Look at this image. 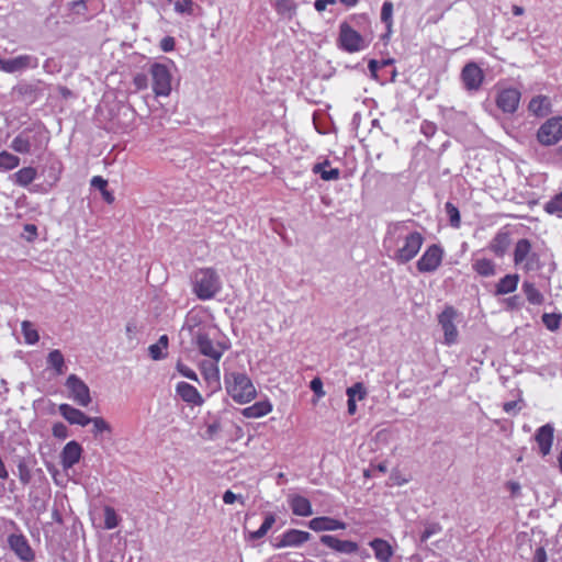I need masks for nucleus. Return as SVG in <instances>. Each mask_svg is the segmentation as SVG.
<instances>
[{
    "instance_id": "obj_51",
    "label": "nucleus",
    "mask_w": 562,
    "mask_h": 562,
    "mask_svg": "<svg viewBox=\"0 0 562 562\" xmlns=\"http://www.w3.org/2000/svg\"><path fill=\"white\" fill-rule=\"evenodd\" d=\"M177 370L179 371V373H181L183 376L190 379V380H193V381H198V375L196 373L190 369L189 367H187L186 364L181 363V362H178L177 363Z\"/></svg>"
},
{
    "instance_id": "obj_31",
    "label": "nucleus",
    "mask_w": 562,
    "mask_h": 562,
    "mask_svg": "<svg viewBox=\"0 0 562 562\" xmlns=\"http://www.w3.org/2000/svg\"><path fill=\"white\" fill-rule=\"evenodd\" d=\"M531 250V244L528 239H519L514 251V261L516 265L522 262Z\"/></svg>"
},
{
    "instance_id": "obj_36",
    "label": "nucleus",
    "mask_w": 562,
    "mask_h": 562,
    "mask_svg": "<svg viewBox=\"0 0 562 562\" xmlns=\"http://www.w3.org/2000/svg\"><path fill=\"white\" fill-rule=\"evenodd\" d=\"M474 270L483 276V277H490L495 273V265L490 259H479L473 265Z\"/></svg>"
},
{
    "instance_id": "obj_47",
    "label": "nucleus",
    "mask_w": 562,
    "mask_h": 562,
    "mask_svg": "<svg viewBox=\"0 0 562 562\" xmlns=\"http://www.w3.org/2000/svg\"><path fill=\"white\" fill-rule=\"evenodd\" d=\"M441 529L439 522H426L425 530L420 535V542H426L432 535L440 532Z\"/></svg>"
},
{
    "instance_id": "obj_45",
    "label": "nucleus",
    "mask_w": 562,
    "mask_h": 562,
    "mask_svg": "<svg viewBox=\"0 0 562 562\" xmlns=\"http://www.w3.org/2000/svg\"><path fill=\"white\" fill-rule=\"evenodd\" d=\"M346 394L349 398H350V394H352V398H355V401L357 398L359 401H361L367 396V390H366L363 383L357 382L352 386L347 389Z\"/></svg>"
},
{
    "instance_id": "obj_59",
    "label": "nucleus",
    "mask_w": 562,
    "mask_h": 562,
    "mask_svg": "<svg viewBox=\"0 0 562 562\" xmlns=\"http://www.w3.org/2000/svg\"><path fill=\"white\" fill-rule=\"evenodd\" d=\"M175 38L171 36H166L160 42V48L164 52H170L175 48Z\"/></svg>"
},
{
    "instance_id": "obj_14",
    "label": "nucleus",
    "mask_w": 562,
    "mask_h": 562,
    "mask_svg": "<svg viewBox=\"0 0 562 562\" xmlns=\"http://www.w3.org/2000/svg\"><path fill=\"white\" fill-rule=\"evenodd\" d=\"M311 537V533L307 531L290 529L282 535V537L274 543V547L278 549L285 547H300L304 542L308 541Z\"/></svg>"
},
{
    "instance_id": "obj_25",
    "label": "nucleus",
    "mask_w": 562,
    "mask_h": 562,
    "mask_svg": "<svg viewBox=\"0 0 562 562\" xmlns=\"http://www.w3.org/2000/svg\"><path fill=\"white\" fill-rule=\"evenodd\" d=\"M292 512L296 516L307 517L313 514L311 502L301 495H294L290 499Z\"/></svg>"
},
{
    "instance_id": "obj_32",
    "label": "nucleus",
    "mask_w": 562,
    "mask_h": 562,
    "mask_svg": "<svg viewBox=\"0 0 562 562\" xmlns=\"http://www.w3.org/2000/svg\"><path fill=\"white\" fill-rule=\"evenodd\" d=\"M11 147L16 153L29 154L32 147L30 137L25 133H21L12 140Z\"/></svg>"
},
{
    "instance_id": "obj_15",
    "label": "nucleus",
    "mask_w": 562,
    "mask_h": 562,
    "mask_svg": "<svg viewBox=\"0 0 562 562\" xmlns=\"http://www.w3.org/2000/svg\"><path fill=\"white\" fill-rule=\"evenodd\" d=\"M319 540L324 546H326L339 553L351 554V553H356L359 549L357 542H353L350 540H340V539H338L334 536H329V535H323L319 538Z\"/></svg>"
},
{
    "instance_id": "obj_29",
    "label": "nucleus",
    "mask_w": 562,
    "mask_h": 562,
    "mask_svg": "<svg viewBox=\"0 0 562 562\" xmlns=\"http://www.w3.org/2000/svg\"><path fill=\"white\" fill-rule=\"evenodd\" d=\"M522 291L530 304L541 305L544 302L543 294L536 288L533 283L525 281L522 283Z\"/></svg>"
},
{
    "instance_id": "obj_33",
    "label": "nucleus",
    "mask_w": 562,
    "mask_h": 562,
    "mask_svg": "<svg viewBox=\"0 0 562 562\" xmlns=\"http://www.w3.org/2000/svg\"><path fill=\"white\" fill-rule=\"evenodd\" d=\"M168 347V336L162 335L160 336L157 344L150 345L148 348L149 356L153 360H160L165 358V353L162 352L164 349H167Z\"/></svg>"
},
{
    "instance_id": "obj_17",
    "label": "nucleus",
    "mask_w": 562,
    "mask_h": 562,
    "mask_svg": "<svg viewBox=\"0 0 562 562\" xmlns=\"http://www.w3.org/2000/svg\"><path fill=\"white\" fill-rule=\"evenodd\" d=\"M82 453L81 446L72 440L69 441L60 453L61 465L64 469H70L79 462Z\"/></svg>"
},
{
    "instance_id": "obj_61",
    "label": "nucleus",
    "mask_w": 562,
    "mask_h": 562,
    "mask_svg": "<svg viewBox=\"0 0 562 562\" xmlns=\"http://www.w3.org/2000/svg\"><path fill=\"white\" fill-rule=\"evenodd\" d=\"M220 430L221 424L218 422H214L207 426L206 434L209 438L212 439Z\"/></svg>"
},
{
    "instance_id": "obj_24",
    "label": "nucleus",
    "mask_w": 562,
    "mask_h": 562,
    "mask_svg": "<svg viewBox=\"0 0 562 562\" xmlns=\"http://www.w3.org/2000/svg\"><path fill=\"white\" fill-rule=\"evenodd\" d=\"M90 424L93 425L92 434L97 439H111L112 426L103 417H90Z\"/></svg>"
},
{
    "instance_id": "obj_35",
    "label": "nucleus",
    "mask_w": 562,
    "mask_h": 562,
    "mask_svg": "<svg viewBox=\"0 0 562 562\" xmlns=\"http://www.w3.org/2000/svg\"><path fill=\"white\" fill-rule=\"evenodd\" d=\"M47 363L56 370L57 374L64 373L65 359L60 350L55 349L48 353Z\"/></svg>"
},
{
    "instance_id": "obj_50",
    "label": "nucleus",
    "mask_w": 562,
    "mask_h": 562,
    "mask_svg": "<svg viewBox=\"0 0 562 562\" xmlns=\"http://www.w3.org/2000/svg\"><path fill=\"white\" fill-rule=\"evenodd\" d=\"M192 0H181L175 3V10L179 13H192Z\"/></svg>"
},
{
    "instance_id": "obj_55",
    "label": "nucleus",
    "mask_w": 562,
    "mask_h": 562,
    "mask_svg": "<svg viewBox=\"0 0 562 562\" xmlns=\"http://www.w3.org/2000/svg\"><path fill=\"white\" fill-rule=\"evenodd\" d=\"M15 92L32 100L34 98V88L29 85L19 86L15 88Z\"/></svg>"
},
{
    "instance_id": "obj_11",
    "label": "nucleus",
    "mask_w": 562,
    "mask_h": 562,
    "mask_svg": "<svg viewBox=\"0 0 562 562\" xmlns=\"http://www.w3.org/2000/svg\"><path fill=\"white\" fill-rule=\"evenodd\" d=\"M461 78L468 90H477L482 85L484 75L476 64L470 63L463 67Z\"/></svg>"
},
{
    "instance_id": "obj_44",
    "label": "nucleus",
    "mask_w": 562,
    "mask_h": 562,
    "mask_svg": "<svg viewBox=\"0 0 562 562\" xmlns=\"http://www.w3.org/2000/svg\"><path fill=\"white\" fill-rule=\"evenodd\" d=\"M392 14H393V3L390 1H385L381 9V20L385 23L387 31H391L392 27Z\"/></svg>"
},
{
    "instance_id": "obj_41",
    "label": "nucleus",
    "mask_w": 562,
    "mask_h": 562,
    "mask_svg": "<svg viewBox=\"0 0 562 562\" xmlns=\"http://www.w3.org/2000/svg\"><path fill=\"white\" fill-rule=\"evenodd\" d=\"M445 209L447 215L449 216L450 225L454 228H459L461 225V217L458 207L451 202H447Z\"/></svg>"
},
{
    "instance_id": "obj_60",
    "label": "nucleus",
    "mask_w": 562,
    "mask_h": 562,
    "mask_svg": "<svg viewBox=\"0 0 562 562\" xmlns=\"http://www.w3.org/2000/svg\"><path fill=\"white\" fill-rule=\"evenodd\" d=\"M274 522H276V516L270 513L266 516L265 521L262 522L260 528L262 529V531L268 532Z\"/></svg>"
},
{
    "instance_id": "obj_13",
    "label": "nucleus",
    "mask_w": 562,
    "mask_h": 562,
    "mask_svg": "<svg viewBox=\"0 0 562 562\" xmlns=\"http://www.w3.org/2000/svg\"><path fill=\"white\" fill-rule=\"evenodd\" d=\"M8 543L11 550H13L21 560L31 561L34 559V552L23 535H10Z\"/></svg>"
},
{
    "instance_id": "obj_4",
    "label": "nucleus",
    "mask_w": 562,
    "mask_h": 562,
    "mask_svg": "<svg viewBox=\"0 0 562 562\" xmlns=\"http://www.w3.org/2000/svg\"><path fill=\"white\" fill-rule=\"evenodd\" d=\"M221 289L216 271L212 268L198 270L193 276V290L201 300L212 299Z\"/></svg>"
},
{
    "instance_id": "obj_56",
    "label": "nucleus",
    "mask_w": 562,
    "mask_h": 562,
    "mask_svg": "<svg viewBox=\"0 0 562 562\" xmlns=\"http://www.w3.org/2000/svg\"><path fill=\"white\" fill-rule=\"evenodd\" d=\"M236 501L240 502L244 505V499L241 495H236L232 491H226L223 495V502L225 504H234Z\"/></svg>"
},
{
    "instance_id": "obj_37",
    "label": "nucleus",
    "mask_w": 562,
    "mask_h": 562,
    "mask_svg": "<svg viewBox=\"0 0 562 562\" xmlns=\"http://www.w3.org/2000/svg\"><path fill=\"white\" fill-rule=\"evenodd\" d=\"M328 165H329L328 161H325L323 164H316L313 167V171L315 173H319L321 178L323 180H326V181L338 179L339 178V170L336 169V168L330 169V170H325V166H328Z\"/></svg>"
},
{
    "instance_id": "obj_8",
    "label": "nucleus",
    "mask_w": 562,
    "mask_h": 562,
    "mask_svg": "<svg viewBox=\"0 0 562 562\" xmlns=\"http://www.w3.org/2000/svg\"><path fill=\"white\" fill-rule=\"evenodd\" d=\"M69 396L80 406H88L91 403L89 386L76 374H70L66 380Z\"/></svg>"
},
{
    "instance_id": "obj_64",
    "label": "nucleus",
    "mask_w": 562,
    "mask_h": 562,
    "mask_svg": "<svg viewBox=\"0 0 562 562\" xmlns=\"http://www.w3.org/2000/svg\"><path fill=\"white\" fill-rule=\"evenodd\" d=\"M506 486L512 492L513 496H517L520 493V484L518 482L509 481Z\"/></svg>"
},
{
    "instance_id": "obj_54",
    "label": "nucleus",
    "mask_w": 562,
    "mask_h": 562,
    "mask_svg": "<svg viewBox=\"0 0 562 562\" xmlns=\"http://www.w3.org/2000/svg\"><path fill=\"white\" fill-rule=\"evenodd\" d=\"M133 83L137 90L146 89L148 87L147 76L145 74H137L133 79Z\"/></svg>"
},
{
    "instance_id": "obj_20",
    "label": "nucleus",
    "mask_w": 562,
    "mask_h": 562,
    "mask_svg": "<svg viewBox=\"0 0 562 562\" xmlns=\"http://www.w3.org/2000/svg\"><path fill=\"white\" fill-rule=\"evenodd\" d=\"M308 527L314 531H329L345 529L346 524L331 517H315L308 521Z\"/></svg>"
},
{
    "instance_id": "obj_19",
    "label": "nucleus",
    "mask_w": 562,
    "mask_h": 562,
    "mask_svg": "<svg viewBox=\"0 0 562 562\" xmlns=\"http://www.w3.org/2000/svg\"><path fill=\"white\" fill-rule=\"evenodd\" d=\"M60 415L70 424L87 426L90 424V417L78 408L69 404H60L58 407Z\"/></svg>"
},
{
    "instance_id": "obj_40",
    "label": "nucleus",
    "mask_w": 562,
    "mask_h": 562,
    "mask_svg": "<svg viewBox=\"0 0 562 562\" xmlns=\"http://www.w3.org/2000/svg\"><path fill=\"white\" fill-rule=\"evenodd\" d=\"M20 165V158L8 151L0 153V168L10 170Z\"/></svg>"
},
{
    "instance_id": "obj_12",
    "label": "nucleus",
    "mask_w": 562,
    "mask_h": 562,
    "mask_svg": "<svg viewBox=\"0 0 562 562\" xmlns=\"http://www.w3.org/2000/svg\"><path fill=\"white\" fill-rule=\"evenodd\" d=\"M36 66L37 59L29 55H21L10 59H0V69L5 72H16L25 68Z\"/></svg>"
},
{
    "instance_id": "obj_27",
    "label": "nucleus",
    "mask_w": 562,
    "mask_h": 562,
    "mask_svg": "<svg viewBox=\"0 0 562 562\" xmlns=\"http://www.w3.org/2000/svg\"><path fill=\"white\" fill-rule=\"evenodd\" d=\"M510 244L509 235L504 232H499L495 235L493 240L490 244V249L496 255V256H503L508 246Z\"/></svg>"
},
{
    "instance_id": "obj_21",
    "label": "nucleus",
    "mask_w": 562,
    "mask_h": 562,
    "mask_svg": "<svg viewBox=\"0 0 562 562\" xmlns=\"http://www.w3.org/2000/svg\"><path fill=\"white\" fill-rule=\"evenodd\" d=\"M177 393L184 402L192 405L200 406L204 402L198 390L187 382L178 383Z\"/></svg>"
},
{
    "instance_id": "obj_43",
    "label": "nucleus",
    "mask_w": 562,
    "mask_h": 562,
    "mask_svg": "<svg viewBox=\"0 0 562 562\" xmlns=\"http://www.w3.org/2000/svg\"><path fill=\"white\" fill-rule=\"evenodd\" d=\"M120 519L114 508L106 506L104 508V527L106 529H114L117 527Z\"/></svg>"
},
{
    "instance_id": "obj_22",
    "label": "nucleus",
    "mask_w": 562,
    "mask_h": 562,
    "mask_svg": "<svg viewBox=\"0 0 562 562\" xmlns=\"http://www.w3.org/2000/svg\"><path fill=\"white\" fill-rule=\"evenodd\" d=\"M528 110L536 116H547L551 113V101L547 95H537L530 100Z\"/></svg>"
},
{
    "instance_id": "obj_1",
    "label": "nucleus",
    "mask_w": 562,
    "mask_h": 562,
    "mask_svg": "<svg viewBox=\"0 0 562 562\" xmlns=\"http://www.w3.org/2000/svg\"><path fill=\"white\" fill-rule=\"evenodd\" d=\"M404 238V245L398 247L392 258L401 265L411 261L420 250L424 237L418 232L407 233V226L403 222L392 223L387 226L384 239L385 247L397 244L400 238Z\"/></svg>"
},
{
    "instance_id": "obj_23",
    "label": "nucleus",
    "mask_w": 562,
    "mask_h": 562,
    "mask_svg": "<svg viewBox=\"0 0 562 562\" xmlns=\"http://www.w3.org/2000/svg\"><path fill=\"white\" fill-rule=\"evenodd\" d=\"M370 547L374 551V555L378 560L382 562H389L393 555V549L391 544L383 539L375 538L370 541Z\"/></svg>"
},
{
    "instance_id": "obj_42",
    "label": "nucleus",
    "mask_w": 562,
    "mask_h": 562,
    "mask_svg": "<svg viewBox=\"0 0 562 562\" xmlns=\"http://www.w3.org/2000/svg\"><path fill=\"white\" fill-rule=\"evenodd\" d=\"M278 13L291 19L295 13V4L292 0H278L276 4Z\"/></svg>"
},
{
    "instance_id": "obj_2",
    "label": "nucleus",
    "mask_w": 562,
    "mask_h": 562,
    "mask_svg": "<svg viewBox=\"0 0 562 562\" xmlns=\"http://www.w3.org/2000/svg\"><path fill=\"white\" fill-rule=\"evenodd\" d=\"M188 333L192 342L198 347L199 351L214 361H218L226 349L225 346L217 342L214 344L210 337V328L201 325L196 316H189L181 328V334Z\"/></svg>"
},
{
    "instance_id": "obj_49",
    "label": "nucleus",
    "mask_w": 562,
    "mask_h": 562,
    "mask_svg": "<svg viewBox=\"0 0 562 562\" xmlns=\"http://www.w3.org/2000/svg\"><path fill=\"white\" fill-rule=\"evenodd\" d=\"M522 403H524V401H522L521 395L519 393L518 394V398L516 401H510V402L504 403L503 409L506 413H508V414L516 415L522 408V406L519 405V404H522Z\"/></svg>"
},
{
    "instance_id": "obj_53",
    "label": "nucleus",
    "mask_w": 562,
    "mask_h": 562,
    "mask_svg": "<svg viewBox=\"0 0 562 562\" xmlns=\"http://www.w3.org/2000/svg\"><path fill=\"white\" fill-rule=\"evenodd\" d=\"M310 387L318 398L325 396V392L323 390V382L319 378H314L311 381Z\"/></svg>"
},
{
    "instance_id": "obj_28",
    "label": "nucleus",
    "mask_w": 562,
    "mask_h": 562,
    "mask_svg": "<svg viewBox=\"0 0 562 562\" xmlns=\"http://www.w3.org/2000/svg\"><path fill=\"white\" fill-rule=\"evenodd\" d=\"M518 281L519 277L517 274L505 276L496 285V294L504 295L514 292L517 288Z\"/></svg>"
},
{
    "instance_id": "obj_62",
    "label": "nucleus",
    "mask_w": 562,
    "mask_h": 562,
    "mask_svg": "<svg viewBox=\"0 0 562 562\" xmlns=\"http://www.w3.org/2000/svg\"><path fill=\"white\" fill-rule=\"evenodd\" d=\"M380 65L375 59H371L368 64V68L370 70L371 77L378 79V69Z\"/></svg>"
},
{
    "instance_id": "obj_63",
    "label": "nucleus",
    "mask_w": 562,
    "mask_h": 562,
    "mask_svg": "<svg viewBox=\"0 0 562 562\" xmlns=\"http://www.w3.org/2000/svg\"><path fill=\"white\" fill-rule=\"evenodd\" d=\"M547 553L543 548H538L533 555V562H546Z\"/></svg>"
},
{
    "instance_id": "obj_7",
    "label": "nucleus",
    "mask_w": 562,
    "mask_h": 562,
    "mask_svg": "<svg viewBox=\"0 0 562 562\" xmlns=\"http://www.w3.org/2000/svg\"><path fill=\"white\" fill-rule=\"evenodd\" d=\"M443 249L437 245H430L416 263L417 270L422 273L434 272L441 265Z\"/></svg>"
},
{
    "instance_id": "obj_30",
    "label": "nucleus",
    "mask_w": 562,
    "mask_h": 562,
    "mask_svg": "<svg viewBox=\"0 0 562 562\" xmlns=\"http://www.w3.org/2000/svg\"><path fill=\"white\" fill-rule=\"evenodd\" d=\"M36 169L33 167H24L14 173L15 182L25 187L30 184L36 177Z\"/></svg>"
},
{
    "instance_id": "obj_6",
    "label": "nucleus",
    "mask_w": 562,
    "mask_h": 562,
    "mask_svg": "<svg viewBox=\"0 0 562 562\" xmlns=\"http://www.w3.org/2000/svg\"><path fill=\"white\" fill-rule=\"evenodd\" d=\"M153 90L157 97H167L171 92V74L166 65L155 63L149 70Z\"/></svg>"
},
{
    "instance_id": "obj_3",
    "label": "nucleus",
    "mask_w": 562,
    "mask_h": 562,
    "mask_svg": "<svg viewBox=\"0 0 562 562\" xmlns=\"http://www.w3.org/2000/svg\"><path fill=\"white\" fill-rule=\"evenodd\" d=\"M227 393L237 403H248L256 397V389L250 379L241 372L226 373L224 376Z\"/></svg>"
},
{
    "instance_id": "obj_26",
    "label": "nucleus",
    "mask_w": 562,
    "mask_h": 562,
    "mask_svg": "<svg viewBox=\"0 0 562 562\" xmlns=\"http://www.w3.org/2000/svg\"><path fill=\"white\" fill-rule=\"evenodd\" d=\"M272 409V405L268 401H260L255 403L251 406H248L243 409V415L247 418H259L268 413H270Z\"/></svg>"
},
{
    "instance_id": "obj_58",
    "label": "nucleus",
    "mask_w": 562,
    "mask_h": 562,
    "mask_svg": "<svg viewBox=\"0 0 562 562\" xmlns=\"http://www.w3.org/2000/svg\"><path fill=\"white\" fill-rule=\"evenodd\" d=\"M69 5L77 14H83L87 11L86 0L72 1Z\"/></svg>"
},
{
    "instance_id": "obj_18",
    "label": "nucleus",
    "mask_w": 562,
    "mask_h": 562,
    "mask_svg": "<svg viewBox=\"0 0 562 562\" xmlns=\"http://www.w3.org/2000/svg\"><path fill=\"white\" fill-rule=\"evenodd\" d=\"M554 437V428L551 424L541 426L535 436L540 453L544 457L550 453Z\"/></svg>"
},
{
    "instance_id": "obj_9",
    "label": "nucleus",
    "mask_w": 562,
    "mask_h": 562,
    "mask_svg": "<svg viewBox=\"0 0 562 562\" xmlns=\"http://www.w3.org/2000/svg\"><path fill=\"white\" fill-rule=\"evenodd\" d=\"M339 44L349 53L359 52L364 47L362 36L346 22L341 23L339 27Z\"/></svg>"
},
{
    "instance_id": "obj_34",
    "label": "nucleus",
    "mask_w": 562,
    "mask_h": 562,
    "mask_svg": "<svg viewBox=\"0 0 562 562\" xmlns=\"http://www.w3.org/2000/svg\"><path fill=\"white\" fill-rule=\"evenodd\" d=\"M91 186L100 190L103 200L111 204L114 202V195L108 191V181L100 176H95L91 179Z\"/></svg>"
},
{
    "instance_id": "obj_5",
    "label": "nucleus",
    "mask_w": 562,
    "mask_h": 562,
    "mask_svg": "<svg viewBox=\"0 0 562 562\" xmlns=\"http://www.w3.org/2000/svg\"><path fill=\"white\" fill-rule=\"evenodd\" d=\"M562 138V116L547 120L537 132V139L543 146L555 145Z\"/></svg>"
},
{
    "instance_id": "obj_57",
    "label": "nucleus",
    "mask_w": 562,
    "mask_h": 562,
    "mask_svg": "<svg viewBox=\"0 0 562 562\" xmlns=\"http://www.w3.org/2000/svg\"><path fill=\"white\" fill-rule=\"evenodd\" d=\"M420 131L426 137H431L436 133L437 126L431 122L425 121L420 126Z\"/></svg>"
},
{
    "instance_id": "obj_39",
    "label": "nucleus",
    "mask_w": 562,
    "mask_h": 562,
    "mask_svg": "<svg viewBox=\"0 0 562 562\" xmlns=\"http://www.w3.org/2000/svg\"><path fill=\"white\" fill-rule=\"evenodd\" d=\"M542 323L550 331H557L562 322V315L557 313H544L542 315Z\"/></svg>"
},
{
    "instance_id": "obj_16",
    "label": "nucleus",
    "mask_w": 562,
    "mask_h": 562,
    "mask_svg": "<svg viewBox=\"0 0 562 562\" xmlns=\"http://www.w3.org/2000/svg\"><path fill=\"white\" fill-rule=\"evenodd\" d=\"M520 92L516 89L503 90L496 100L497 106L504 112L514 113L519 104Z\"/></svg>"
},
{
    "instance_id": "obj_48",
    "label": "nucleus",
    "mask_w": 562,
    "mask_h": 562,
    "mask_svg": "<svg viewBox=\"0 0 562 562\" xmlns=\"http://www.w3.org/2000/svg\"><path fill=\"white\" fill-rule=\"evenodd\" d=\"M544 210L550 213H562V192L551 199L544 206Z\"/></svg>"
},
{
    "instance_id": "obj_46",
    "label": "nucleus",
    "mask_w": 562,
    "mask_h": 562,
    "mask_svg": "<svg viewBox=\"0 0 562 562\" xmlns=\"http://www.w3.org/2000/svg\"><path fill=\"white\" fill-rule=\"evenodd\" d=\"M19 479L22 484L26 485L32 480V473L24 459H21L18 463Z\"/></svg>"
},
{
    "instance_id": "obj_10",
    "label": "nucleus",
    "mask_w": 562,
    "mask_h": 562,
    "mask_svg": "<svg viewBox=\"0 0 562 562\" xmlns=\"http://www.w3.org/2000/svg\"><path fill=\"white\" fill-rule=\"evenodd\" d=\"M457 316V311L452 306H446L438 317V322L445 334V342L452 345L457 341L458 330L453 321Z\"/></svg>"
},
{
    "instance_id": "obj_38",
    "label": "nucleus",
    "mask_w": 562,
    "mask_h": 562,
    "mask_svg": "<svg viewBox=\"0 0 562 562\" xmlns=\"http://www.w3.org/2000/svg\"><path fill=\"white\" fill-rule=\"evenodd\" d=\"M21 326L25 342L29 345L36 344L40 339V335L33 327V324L30 321H23Z\"/></svg>"
},
{
    "instance_id": "obj_52",
    "label": "nucleus",
    "mask_w": 562,
    "mask_h": 562,
    "mask_svg": "<svg viewBox=\"0 0 562 562\" xmlns=\"http://www.w3.org/2000/svg\"><path fill=\"white\" fill-rule=\"evenodd\" d=\"M53 435L56 437V438H59V439H65L67 438L68 436V429L66 427V425H64L63 423H56L54 424L53 426Z\"/></svg>"
}]
</instances>
